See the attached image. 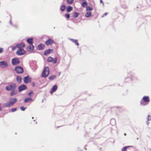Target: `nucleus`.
Returning <instances> with one entry per match:
<instances>
[{"instance_id": "obj_1", "label": "nucleus", "mask_w": 151, "mask_h": 151, "mask_svg": "<svg viewBox=\"0 0 151 151\" xmlns=\"http://www.w3.org/2000/svg\"><path fill=\"white\" fill-rule=\"evenodd\" d=\"M25 46V45L24 43L22 42L17 44L16 47L18 49L16 52V54L18 55H23L26 53V51L24 50L23 48Z\"/></svg>"}, {"instance_id": "obj_2", "label": "nucleus", "mask_w": 151, "mask_h": 151, "mask_svg": "<svg viewBox=\"0 0 151 151\" xmlns=\"http://www.w3.org/2000/svg\"><path fill=\"white\" fill-rule=\"evenodd\" d=\"M17 101L16 98H12L10 99L9 104L5 103L3 104V107H10L12 106Z\"/></svg>"}, {"instance_id": "obj_3", "label": "nucleus", "mask_w": 151, "mask_h": 151, "mask_svg": "<svg viewBox=\"0 0 151 151\" xmlns=\"http://www.w3.org/2000/svg\"><path fill=\"white\" fill-rule=\"evenodd\" d=\"M150 101L148 96H144L141 101V105L142 106L145 105L148 103Z\"/></svg>"}, {"instance_id": "obj_4", "label": "nucleus", "mask_w": 151, "mask_h": 151, "mask_svg": "<svg viewBox=\"0 0 151 151\" xmlns=\"http://www.w3.org/2000/svg\"><path fill=\"white\" fill-rule=\"evenodd\" d=\"M49 74V70L47 67H45L42 73V76L43 78H46Z\"/></svg>"}, {"instance_id": "obj_5", "label": "nucleus", "mask_w": 151, "mask_h": 151, "mask_svg": "<svg viewBox=\"0 0 151 151\" xmlns=\"http://www.w3.org/2000/svg\"><path fill=\"white\" fill-rule=\"evenodd\" d=\"M17 87L15 83H13L9 85L6 87V89L7 91H14Z\"/></svg>"}, {"instance_id": "obj_6", "label": "nucleus", "mask_w": 151, "mask_h": 151, "mask_svg": "<svg viewBox=\"0 0 151 151\" xmlns=\"http://www.w3.org/2000/svg\"><path fill=\"white\" fill-rule=\"evenodd\" d=\"M20 62L19 59L18 58H14L12 60V63L13 65H17L19 64Z\"/></svg>"}, {"instance_id": "obj_7", "label": "nucleus", "mask_w": 151, "mask_h": 151, "mask_svg": "<svg viewBox=\"0 0 151 151\" xmlns=\"http://www.w3.org/2000/svg\"><path fill=\"white\" fill-rule=\"evenodd\" d=\"M57 58L56 57L53 58L51 57H49L47 59V62H52L53 63L55 64L57 62Z\"/></svg>"}, {"instance_id": "obj_8", "label": "nucleus", "mask_w": 151, "mask_h": 151, "mask_svg": "<svg viewBox=\"0 0 151 151\" xmlns=\"http://www.w3.org/2000/svg\"><path fill=\"white\" fill-rule=\"evenodd\" d=\"M15 70L17 73L18 74L22 73L23 72V69L21 67L17 66L15 68Z\"/></svg>"}, {"instance_id": "obj_9", "label": "nucleus", "mask_w": 151, "mask_h": 151, "mask_svg": "<svg viewBox=\"0 0 151 151\" xmlns=\"http://www.w3.org/2000/svg\"><path fill=\"white\" fill-rule=\"evenodd\" d=\"M8 66L7 62L3 61L0 62V67L2 68L7 67Z\"/></svg>"}, {"instance_id": "obj_10", "label": "nucleus", "mask_w": 151, "mask_h": 151, "mask_svg": "<svg viewBox=\"0 0 151 151\" xmlns=\"http://www.w3.org/2000/svg\"><path fill=\"white\" fill-rule=\"evenodd\" d=\"M54 43V42L52 40L50 39H48L45 42V44L47 46L51 45Z\"/></svg>"}, {"instance_id": "obj_11", "label": "nucleus", "mask_w": 151, "mask_h": 151, "mask_svg": "<svg viewBox=\"0 0 151 151\" xmlns=\"http://www.w3.org/2000/svg\"><path fill=\"white\" fill-rule=\"evenodd\" d=\"M26 86L24 85H21L18 87V89L19 92H20L26 89Z\"/></svg>"}, {"instance_id": "obj_12", "label": "nucleus", "mask_w": 151, "mask_h": 151, "mask_svg": "<svg viewBox=\"0 0 151 151\" xmlns=\"http://www.w3.org/2000/svg\"><path fill=\"white\" fill-rule=\"evenodd\" d=\"M34 48V46L33 45H30L27 47V49L29 52H32Z\"/></svg>"}, {"instance_id": "obj_13", "label": "nucleus", "mask_w": 151, "mask_h": 151, "mask_svg": "<svg viewBox=\"0 0 151 151\" xmlns=\"http://www.w3.org/2000/svg\"><path fill=\"white\" fill-rule=\"evenodd\" d=\"M53 52V50L52 49H49L47 50H45L44 52V55L45 56L47 55L50 53H52Z\"/></svg>"}, {"instance_id": "obj_14", "label": "nucleus", "mask_w": 151, "mask_h": 151, "mask_svg": "<svg viewBox=\"0 0 151 151\" xmlns=\"http://www.w3.org/2000/svg\"><path fill=\"white\" fill-rule=\"evenodd\" d=\"M24 80L25 83H28L31 82V79L28 76L25 77Z\"/></svg>"}, {"instance_id": "obj_15", "label": "nucleus", "mask_w": 151, "mask_h": 151, "mask_svg": "<svg viewBox=\"0 0 151 151\" xmlns=\"http://www.w3.org/2000/svg\"><path fill=\"white\" fill-rule=\"evenodd\" d=\"M45 46L44 44H40L37 47V49L39 50H41L44 49Z\"/></svg>"}, {"instance_id": "obj_16", "label": "nucleus", "mask_w": 151, "mask_h": 151, "mask_svg": "<svg viewBox=\"0 0 151 151\" xmlns=\"http://www.w3.org/2000/svg\"><path fill=\"white\" fill-rule=\"evenodd\" d=\"M57 88L58 87L57 85H55L51 89V90L50 91V93L52 94V93L57 90Z\"/></svg>"}, {"instance_id": "obj_17", "label": "nucleus", "mask_w": 151, "mask_h": 151, "mask_svg": "<svg viewBox=\"0 0 151 151\" xmlns=\"http://www.w3.org/2000/svg\"><path fill=\"white\" fill-rule=\"evenodd\" d=\"M27 42L30 45H32L33 40L32 38H28L27 40Z\"/></svg>"}, {"instance_id": "obj_18", "label": "nucleus", "mask_w": 151, "mask_h": 151, "mask_svg": "<svg viewBox=\"0 0 151 151\" xmlns=\"http://www.w3.org/2000/svg\"><path fill=\"white\" fill-rule=\"evenodd\" d=\"M70 40L72 41L77 46H78L79 44L78 42L76 40H74L73 39H70Z\"/></svg>"}, {"instance_id": "obj_19", "label": "nucleus", "mask_w": 151, "mask_h": 151, "mask_svg": "<svg viewBox=\"0 0 151 151\" xmlns=\"http://www.w3.org/2000/svg\"><path fill=\"white\" fill-rule=\"evenodd\" d=\"M32 99L31 98H29L25 99L24 100V102L25 103L29 102L31 101H33Z\"/></svg>"}, {"instance_id": "obj_20", "label": "nucleus", "mask_w": 151, "mask_h": 151, "mask_svg": "<svg viewBox=\"0 0 151 151\" xmlns=\"http://www.w3.org/2000/svg\"><path fill=\"white\" fill-rule=\"evenodd\" d=\"M16 80L18 83H20L21 82V78L20 76H18L17 77Z\"/></svg>"}, {"instance_id": "obj_21", "label": "nucleus", "mask_w": 151, "mask_h": 151, "mask_svg": "<svg viewBox=\"0 0 151 151\" xmlns=\"http://www.w3.org/2000/svg\"><path fill=\"white\" fill-rule=\"evenodd\" d=\"M129 147H132V146H128L124 147L122 149V151H128V149Z\"/></svg>"}, {"instance_id": "obj_22", "label": "nucleus", "mask_w": 151, "mask_h": 151, "mask_svg": "<svg viewBox=\"0 0 151 151\" xmlns=\"http://www.w3.org/2000/svg\"><path fill=\"white\" fill-rule=\"evenodd\" d=\"M56 76L54 75H53L49 77V79L50 80H52L55 78Z\"/></svg>"}, {"instance_id": "obj_23", "label": "nucleus", "mask_w": 151, "mask_h": 151, "mask_svg": "<svg viewBox=\"0 0 151 151\" xmlns=\"http://www.w3.org/2000/svg\"><path fill=\"white\" fill-rule=\"evenodd\" d=\"M73 9V8L71 6H68L67 7V11L68 12H70Z\"/></svg>"}, {"instance_id": "obj_24", "label": "nucleus", "mask_w": 151, "mask_h": 151, "mask_svg": "<svg viewBox=\"0 0 151 151\" xmlns=\"http://www.w3.org/2000/svg\"><path fill=\"white\" fill-rule=\"evenodd\" d=\"M91 13L90 12H87L85 14V16L87 17H89L91 16Z\"/></svg>"}, {"instance_id": "obj_25", "label": "nucleus", "mask_w": 151, "mask_h": 151, "mask_svg": "<svg viewBox=\"0 0 151 151\" xmlns=\"http://www.w3.org/2000/svg\"><path fill=\"white\" fill-rule=\"evenodd\" d=\"M87 5V3L86 1H84L82 4V6L84 7H86Z\"/></svg>"}, {"instance_id": "obj_26", "label": "nucleus", "mask_w": 151, "mask_h": 151, "mask_svg": "<svg viewBox=\"0 0 151 151\" xmlns=\"http://www.w3.org/2000/svg\"><path fill=\"white\" fill-rule=\"evenodd\" d=\"M66 7L65 5H62L61 7V10L62 11H64Z\"/></svg>"}, {"instance_id": "obj_27", "label": "nucleus", "mask_w": 151, "mask_h": 151, "mask_svg": "<svg viewBox=\"0 0 151 151\" xmlns=\"http://www.w3.org/2000/svg\"><path fill=\"white\" fill-rule=\"evenodd\" d=\"M79 15V14L76 13V12H75L74 14L73 15V17L75 18H76L78 17V16Z\"/></svg>"}, {"instance_id": "obj_28", "label": "nucleus", "mask_w": 151, "mask_h": 151, "mask_svg": "<svg viewBox=\"0 0 151 151\" xmlns=\"http://www.w3.org/2000/svg\"><path fill=\"white\" fill-rule=\"evenodd\" d=\"M86 10L87 11H91L93 9L92 8L90 7L89 6H87L86 7Z\"/></svg>"}, {"instance_id": "obj_29", "label": "nucleus", "mask_w": 151, "mask_h": 151, "mask_svg": "<svg viewBox=\"0 0 151 151\" xmlns=\"http://www.w3.org/2000/svg\"><path fill=\"white\" fill-rule=\"evenodd\" d=\"M16 110L17 108H13L10 110L9 112H13L15 111Z\"/></svg>"}, {"instance_id": "obj_30", "label": "nucleus", "mask_w": 151, "mask_h": 151, "mask_svg": "<svg viewBox=\"0 0 151 151\" xmlns=\"http://www.w3.org/2000/svg\"><path fill=\"white\" fill-rule=\"evenodd\" d=\"M16 94V93L14 91H12L10 93V96H12L15 95Z\"/></svg>"}, {"instance_id": "obj_31", "label": "nucleus", "mask_w": 151, "mask_h": 151, "mask_svg": "<svg viewBox=\"0 0 151 151\" xmlns=\"http://www.w3.org/2000/svg\"><path fill=\"white\" fill-rule=\"evenodd\" d=\"M74 0H67V2L69 4H72L73 1Z\"/></svg>"}, {"instance_id": "obj_32", "label": "nucleus", "mask_w": 151, "mask_h": 151, "mask_svg": "<svg viewBox=\"0 0 151 151\" xmlns=\"http://www.w3.org/2000/svg\"><path fill=\"white\" fill-rule=\"evenodd\" d=\"M33 94V91H30L29 92V93H28V95L29 96H32L31 95L32 94Z\"/></svg>"}, {"instance_id": "obj_33", "label": "nucleus", "mask_w": 151, "mask_h": 151, "mask_svg": "<svg viewBox=\"0 0 151 151\" xmlns=\"http://www.w3.org/2000/svg\"><path fill=\"white\" fill-rule=\"evenodd\" d=\"M26 108V107L25 108H24V107L22 106L20 107V109L21 110L23 111H24Z\"/></svg>"}, {"instance_id": "obj_34", "label": "nucleus", "mask_w": 151, "mask_h": 151, "mask_svg": "<svg viewBox=\"0 0 151 151\" xmlns=\"http://www.w3.org/2000/svg\"><path fill=\"white\" fill-rule=\"evenodd\" d=\"M151 120V116H150L149 115H148V116L147 117V120L148 121H149Z\"/></svg>"}, {"instance_id": "obj_35", "label": "nucleus", "mask_w": 151, "mask_h": 151, "mask_svg": "<svg viewBox=\"0 0 151 151\" xmlns=\"http://www.w3.org/2000/svg\"><path fill=\"white\" fill-rule=\"evenodd\" d=\"M107 14H108V13H105L104 14L102 15V17H104L105 16H106Z\"/></svg>"}, {"instance_id": "obj_36", "label": "nucleus", "mask_w": 151, "mask_h": 151, "mask_svg": "<svg viewBox=\"0 0 151 151\" xmlns=\"http://www.w3.org/2000/svg\"><path fill=\"white\" fill-rule=\"evenodd\" d=\"M66 17L68 19L70 17V14H66Z\"/></svg>"}, {"instance_id": "obj_37", "label": "nucleus", "mask_w": 151, "mask_h": 151, "mask_svg": "<svg viewBox=\"0 0 151 151\" xmlns=\"http://www.w3.org/2000/svg\"><path fill=\"white\" fill-rule=\"evenodd\" d=\"M3 51V49L1 48H0V53H2Z\"/></svg>"}, {"instance_id": "obj_38", "label": "nucleus", "mask_w": 151, "mask_h": 151, "mask_svg": "<svg viewBox=\"0 0 151 151\" xmlns=\"http://www.w3.org/2000/svg\"><path fill=\"white\" fill-rule=\"evenodd\" d=\"M16 49V47H13L12 48V50H14Z\"/></svg>"}, {"instance_id": "obj_39", "label": "nucleus", "mask_w": 151, "mask_h": 151, "mask_svg": "<svg viewBox=\"0 0 151 151\" xmlns=\"http://www.w3.org/2000/svg\"><path fill=\"white\" fill-rule=\"evenodd\" d=\"M100 2L101 3H102L103 5L104 4V3L102 0H100Z\"/></svg>"}, {"instance_id": "obj_40", "label": "nucleus", "mask_w": 151, "mask_h": 151, "mask_svg": "<svg viewBox=\"0 0 151 151\" xmlns=\"http://www.w3.org/2000/svg\"><path fill=\"white\" fill-rule=\"evenodd\" d=\"M1 104H0V111L1 110Z\"/></svg>"}, {"instance_id": "obj_41", "label": "nucleus", "mask_w": 151, "mask_h": 151, "mask_svg": "<svg viewBox=\"0 0 151 151\" xmlns=\"http://www.w3.org/2000/svg\"><path fill=\"white\" fill-rule=\"evenodd\" d=\"M147 122V125H148L149 123V122Z\"/></svg>"}, {"instance_id": "obj_42", "label": "nucleus", "mask_w": 151, "mask_h": 151, "mask_svg": "<svg viewBox=\"0 0 151 151\" xmlns=\"http://www.w3.org/2000/svg\"><path fill=\"white\" fill-rule=\"evenodd\" d=\"M126 134L125 133L124 134V135H126Z\"/></svg>"}]
</instances>
